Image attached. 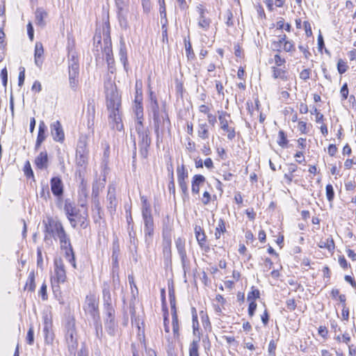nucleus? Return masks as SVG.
<instances>
[{"instance_id":"13d9d810","label":"nucleus","mask_w":356,"mask_h":356,"mask_svg":"<svg viewBox=\"0 0 356 356\" xmlns=\"http://www.w3.org/2000/svg\"><path fill=\"white\" fill-rule=\"evenodd\" d=\"M286 35H282L279 36V40L277 42H274V46L277 48V50L280 51L279 48L281 47L282 44H284L285 41H287Z\"/></svg>"},{"instance_id":"b1692460","label":"nucleus","mask_w":356,"mask_h":356,"mask_svg":"<svg viewBox=\"0 0 356 356\" xmlns=\"http://www.w3.org/2000/svg\"><path fill=\"white\" fill-rule=\"evenodd\" d=\"M88 126L91 128L94 126L95 119V103L94 100L88 102L87 108Z\"/></svg>"},{"instance_id":"4be33fe9","label":"nucleus","mask_w":356,"mask_h":356,"mask_svg":"<svg viewBox=\"0 0 356 356\" xmlns=\"http://www.w3.org/2000/svg\"><path fill=\"white\" fill-rule=\"evenodd\" d=\"M193 335L195 337V339L191 341L189 346L188 353L189 356H200L199 354V343L201 338V333L199 330V327L197 328V331L193 332Z\"/></svg>"},{"instance_id":"39448f33","label":"nucleus","mask_w":356,"mask_h":356,"mask_svg":"<svg viewBox=\"0 0 356 356\" xmlns=\"http://www.w3.org/2000/svg\"><path fill=\"white\" fill-rule=\"evenodd\" d=\"M54 240L58 241L60 250L65 252V259L73 268H76L75 255L71 243L70 236L65 229L57 236Z\"/></svg>"},{"instance_id":"c85d7f7f","label":"nucleus","mask_w":356,"mask_h":356,"mask_svg":"<svg viewBox=\"0 0 356 356\" xmlns=\"http://www.w3.org/2000/svg\"><path fill=\"white\" fill-rule=\"evenodd\" d=\"M36 25L40 26H44L45 19L47 17V13L42 8H38L35 12Z\"/></svg>"},{"instance_id":"e2e57ef3","label":"nucleus","mask_w":356,"mask_h":356,"mask_svg":"<svg viewBox=\"0 0 356 356\" xmlns=\"http://www.w3.org/2000/svg\"><path fill=\"white\" fill-rule=\"evenodd\" d=\"M20 72L18 77V85L22 86L24 84L25 79V69L24 67H20Z\"/></svg>"},{"instance_id":"473e14b6","label":"nucleus","mask_w":356,"mask_h":356,"mask_svg":"<svg viewBox=\"0 0 356 356\" xmlns=\"http://www.w3.org/2000/svg\"><path fill=\"white\" fill-rule=\"evenodd\" d=\"M43 332L44 334V339L46 343H50L53 341L54 337H53V333L51 330V325L45 321L44 327H43Z\"/></svg>"},{"instance_id":"72a5a7b5","label":"nucleus","mask_w":356,"mask_h":356,"mask_svg":"<svg viewBox=\"0 0 356 356\" xmlns=\"http://www.w3.org/2000/svg\"><path fill=\"white\" fill-rule=\"evenodd\" d=\"M172 332L175 338H179V324L178 320L177 313L172 314Z\"/></svg>"},{"instance_id":"393cba45","label":"nucleus","mask_w":356,"mask_h":356,"mask_svg":"<svg viewBox=\"0 0 356 356\" xmlns=\"http://www.w3.org/2000/svg\"><path fill=\"white\" fill-rule=\"evenodd\" d=\"M205 177L202 175H195L192 179L191 191L193 194H198L200 187L205 182Z\"/></svg>"},{"instance_id":"bf43d9fd","label":"nucleus","mask_w":356,"mask_h":356,"mask_svg":"<svg viewBox=\"0 0 356 356\" xmlns=\"http://www.w3.org/2000/svg\"><path fill=\"white\" fill-rule=\"evenodd\" d=\"M163 324H164V330L166 333L170 332V327H169V319H168V312L165 311L163 314Z\"/></svg>"},{"instance_id":"4468645a","label":"nucleus","mask_w":356,"mask_h":356,"mask_svg":"<svg viewBox=\"0 0 356 356\" xmlns=\"http://www.w3.org/2000/svg\"><path fill=\"white\" fill-rule=\"evenodd\" d=\"M143 206L142 215L144 222V231H154V220L151 213L149 206L147 204V200H143Z\"/></svg>"},{"instance_id":"a18cd8bd","label":"nucleus","mask_w":356,"mask_h":356,"mask_svg":"<svg viewBox=\"0 0 356 356\" xmlns=\"http://www.w3.org/2000/svg\"><path fill=\"white\" fill-rule=\"evenodd\" d=\"M130 245L129 249L131 252H137L138 241L136 238V236H131L129 240Z\"/></svg>"},{"instance_id":"6ab92c4d","label":"nucleus","mask_w":356,"mask_h":356,"mask_svg":"<svg viewBox=\"0 0 356 356\" xmlns=\"http://www.w3.org/2000/svg\"><path fill=\"white\" fill-rule=\"evenodd\" d=\"M51 191L54 195L60 199L63 195V184L58 177H54L50 180Z\"/></svg>"},{"instance_id":"1a4fd4ad","label":"nucleus","mask_w":356,"mask_h":356,"mask_svg":"<svg viewBox=\"0 0 356 356\" xmlns=\"http://www.w3.org/2000/svg\"><path fill=\"white\" fill-rule=\"evenodd\" d=\"M116 7L117 16L122 28L128 27L127 15L129 8V0H114Z\"/></svg>"},{"instance_id":"aec40b11","label":"nucleus","mask_w":356,"mask_h":356,"mask_svg":"<svg viewBox=\"0 0 356 356\" xmlns=\"http://www.w3.org/2000/svg\"><path fill=\"white\" fill-rule=\"evenodd\" d=\"M194 232L196 240L200 248L202 250H209V246L207 243V236L204 229L200 225H195L194 227Z\"/></svg>"},{"instance_id":"cd10ccee","label":"nucleus","mask_w":356,"mask_h":356,"mask_svg":"<svg viewBox=\"0 0 356 356\" xmlns=\"http://www.w3.org/2000/svg\"><path fill=\"white\" fill-rule=\"evenodd\" d=\"M162 246L164 259H170L171 258V238L170 236L163 235Z\"/></svg>"},{"instance_id":"603ef678","label":"nucleus","mask_w":356,"mask_h":356,"mask_svg":"<svg viewBox=\"0 0 356 356\" xmlns=\"http://www.w3.org/2000/svg\"><path fill=\"white\" fill-rule=\"evenodd\" d=\"M46 135L44 131H38V137L35 143V149H38L41 143L45 140Z\"/></svg>"},{"instance_id":"0e129e2a","label":"nucleus","mask_w":356,"mask_h":356,"mask_svg":"<svg viewBox=\"0 0 356 356\" xmlns=\"http://www.w3.org/2000/svg\"><path fill=\"white\" fill-rule=\"evenodd\" d=\"M284 50L286 52H291L295 50L294 44L292 41H285L284 44Z\"/></svg>"},{"instance_id":"79ce46f5","label":"nucleus","mask_w":356,"mask_h":356,"mask_svg":"<svg viewBox=\"0 0 356 356\" xmlns=\"http://www.w3.org/2000/svg\"><path fill=\"white\" fill-rule=\"evenodd\" d=\"M223 19L227 26L230 27L234 25L233 13L229 9H227L223 14Z\"/></svg>"},{"instance_id":"0eeeda50","label":"nucleus","mask_w":356,"mask_h":356,"mask_svg":"<svg viewBox=\"0 0 356 356\" xmlns=\"http://www.w3.org/2000/svg\"><path fill=\"white\" fill-rule=\"evenodd\" d=\"M68 64L70 86L74 91H76L79 85V63L74 52L69 53Z\"/></svg>"},{"instance_id":"ddd939ff","label":"nucleus","mask_w":356,"mask_h":356,"mask_svg":"<svg viewBox=\"0 0 356 356\" xmlns=\"http://www.w3.org/2000/svg\"><path fill=\"white\" fill-rule=\"evenodd\" d=\"M196 11L199 15L197 18L198 26L204 31H207L211 23V19L207 17V14L208 13L207 10L203 5L199 4L196 6Z\"/></svg>"},{"instance_id":"e433bc0d","label":"nucleus","mask_w":356,"mask_h":356,"mask_svg":"<svg viewBox=\"0 0 356 356\" xmlns=\"http://www.w3.org/2000/svg\"><path fill=\"white\" fill-rule=\"evenodd\" d=\"M175 245L176 248L178 252L179 255V254H184V253H186V249H185V240L182 238H178L175 241Z\"/></svg>"},{"instance_id":"7ed1b4c3","label":"nucleus","mask_w":356,"mask_h":356,"mask_svg":"<svg viewBox=\"0 0 356 356\" xmlns=\"http://www.w3.org/2000/svg\"><path fill=\"white\" fill-rule=\"evenodd\" d=\"M44 225V241L48 243L51 238H56L62 232L65 230L62 222L56 217L47 216L42 220Z\"/></svg>"},{"instance_id":"f704fd0d","label":"nucleus","mask_w":356,"mask_h":356,"mask_svg":"<svg viewBox=\"0 0 356 356\" xmlns=\"http://www.w3.org/2000/svg\"><path fill=\"white\" fill-rule=\"evenodd\" d=\"M225 222V221L220 218L218 220V225L216 227L215 230V237L216 239H219L221 236L222 234L226 232Z\"/></svg>"},{"instance_id":"a211bd4d","label":"nucleus","mask_w":356,"mask_h":356,"mask_svg":"<svg viewBox=\"0 0 356 356\" xmlns=\"http://www.w3.org/2000/svg\"><path fill=\"white\" fill-rule=\"evenodd\" d=\"M226 116L229 117V115L226 112H221L218 116L220 121V128L227 133V138L230 140H233L236 136V132L234 127H229L228 120Z\"/></svg>"},{"instance_id":"49530a36","label":"nucleus","mask_w":356,"mask_h":356,"mask_svg":"<svg viewBox=\"0 0 356 356\" xmlns=\"http://www.w3.org/2000/svg\"><path fill=\"white\" fill-rule=\"evenodd\" d=\"M259 291L252 287V291L248 294L247 299L250 302L255 301L256 299L259 298Z\"/></svg>"},{"instance_id":"2f4dec72","label":"nucleus","mask_w":356,"mask_h":356,"mask_svg":"<svg viewBox=\"0 0 356 356\" xmlns=\"http://www.w3.org/2000/svg\"><path fill=\"white\" fill-rule=\"evenodd\" d=\"M141 101V99H138V97H136L134 110L136 119L143 118V107Z\"/></svg>"},{"instance_id":"680f3d73","label":"nucleus","mask_w":356,"mask_h":356,"mask_svg":"<svg viewBox=\"0 0 356 356\" xmlns=\"http://www.w3.org/2000/svg\"><path fill=\"white\" fill-rule=\"evenodd\" d=\"M106 60L107 62L108 70L110 71L111 73L113 74L115 71V67H114L115 61H114L113 56L106 58Z\"/></svg>"},{"instance_id":"9d476101","label":"nucleus","mask_w":356,"mask_h":356,"mask_svg":"<svg viewBox=\"0 0 356 356\" xmlns=\"http://www.w3.org/2000/svg\"><path fill=\"white\" fill-rule=\"evenodd\" d=\"M105 330L111 337H115L118 334V325L115 318V310L105 312Z\"/></svg>"},{"instance_id":"09e8293b","label":"nucleus","mask_w":356,"mask_h":356,"mask_svg":"<svg viewBox=\"0 0 356 356\" xmlns=\"http://www.w3.org/2000/svg\"><path fill=\"white\" fill-rule=\"evenodd\" d=\"M24 175L27 177H29V178H30V177L34 178L33 172L32 170L30 162L29 161H27L26 162L25 165H24Z\"/></svg>"},{"instance_id":"4c0bfd02","label":"nucleus","mask_w":356,"mask_h":356,"mask_svg":"<svg viewBox=\"0 0 356 356\" xmlns=\"http://www.w3.org/2000/svg\"><path fill=\"white\" fill-rule=\"evenodd\" d=\"M179 257L181 261V266L184 274H186L190 270V261L187 257V254H179Z\"/></svg>"},{"instance_id":"3c124183","label":"nucleus","mask_w":356,"mask_h":356,"mask_svg":"<svg viewBox=\"0 0 356 356\" xmlns=\"http://www.w3.org/2000/svg\"><path fill=\"white\" fill-rule=\"evenodd\" d=\"M326 196L328 201L332 202L334 197V191L331 184L326 186Z\"/></svg>"},{"instance_id":"774afa93","label":"nucleus","mask_w":356,"mask_h":356,"mask_svg":"<svg viewBox=\"0 0 356 356\" xmlns=\"http://www.w3.org/2000/svg\"><path fill=\"white\" fill-rule=\"evenodd\" d=\"M211 195L208 191H204L203 193L202 198V202L204 205H207L210 201H211Z\"/></svg>"},{"instance_id":"c03bdc74","label":"nucleus","mask_w":356,"mask_h":356,"mask_svg":"<svg viewBox=\"0 0 356 356\" xmlns=\"http://www.w3.org/2000/svg\"><path fill=\"white\" fill-rule=\"evenodd\" d=\"M153 234L154 231H144L145 243L147 248H149L153 243Z\"/></svg>"},{"instance_id":"5fc2aeb1","label":"nucleus","mask_w":356,"mask_h":356,"mask_svg":"<svg viewBox=\"0 0 356 356\" xmlns=\"http://www.w3.org/2000/svg\"><path fill=\"white\" fill-rule=\"evenodd\" d=\"M347 69V65L342 60H339L337 63V70L339 73L342 74L346 72Z\"/></svg>"},{"instance_id":"de8ad7c7","label":"nucleus","mask_w":356,"mask_h":356,"mask_svg":"<svg viewBox=\"0 0 356 356\" xmlns=\"http://www.w3.org/2000/svg\"><path fill=\"white\" fill-rule=\"evenodd\" d=\"M184 42L186 56L188 57V59L193 58L195 55L192 49L191 43L190 42V41L187 42L186 39L184 40Z\"/></svg>"},{"instance_id":"864d4df0","label":"nucleus","mask_w":356,"mask_h":356,"mask_svg":"<svg viewBox=\"0 0 356 356\" xmlns=\"http://www.w3.org/2000/svg\"><path fill=\"white\" fill-rule=\"evenodd\" d=\"M348 93H349V90H348V84L346 83H345L342 86V87L340 90V94H341L342 100H346L348 98Z\"/></svg>"},{"instance_id":"338daca9","label":"nucleus","mask_w":356,"mask_h":356,"mask_svg":"<svg viewBox=\"0 0 356 356\" xmlns=\"http://www.w3.org/2000/svg\"><path fill=\"white\" fill-rule=\"evenodd\" d=\"M311 70L309 69H305L300 73V78L302 80H307L310 77Z\"/></svg>"},{"instance_id":"412c9836","label":"nucleus","mask_w":356,"mask_h":356,"mask_svg":"<svg viewBox=\"0 0 356 356\" xmlns=\"http://www.w3.org/2000/svg\"><path fill=\"white\" fill-rule=\"evenodd\" d=\"M50 128L54 140L58 142H63L65 135L60 122L59 121L53 122Z\"/></svg>"},{"instance_id":"f3484780","label":"nucleus","mask_w":356,"mask_h":356,"mask_svg":"<svg viewBox=\"0 0 356 356\" xmlns=\"http://www.w3.org/2000/svg\"><path fill=\"white\" fill-rule=\"evenodd\" d=\"M54 275L52 281L56 280L58 283H63L65 281L66 273L65 266L63 260L60 258L54 260Z\"/></svg>"},{"instance_id":"f257e3e1","label":"nucleus","mask_w":356,"mask_h":356,"mask_svg":"<svg viewBox=\"0 0 356 356\" xmlns=\"http://www.w3.org/2000/svg\"><path fill=\"white\" fill-rule=\"evenodd\" d=\"M106 105L108 113V124L113 129L122 131L121 95L113 81L108 79L104 82Z\"/></svg>"},{"instance_id":"4d7b16f0","label":"nucleus","mask_w":356,"mask_h":356,"mask_svg":"<svg viewBox=\"0 0 356 356\" xmlns=\"http://www.w3.org/2000/svg\"><path fill=\"white\" fill-rule=\"evenodd\" d=\"M120 61L124 65V68L126 67L127 63V52L122 47L120 48Z\"/></svg>"},{"instance_id":"69168bd1","label":"nucleus","mask_w":356,"mask_h":356,"mask_svg":"<svg viewBox=\"0 0 356 356\" xmlns=\"http://www.w3.org/2000/svg\"><path fill=\"white\" fill-rule=\"evenodd\" d=\"M257 303L255 302V301H251L250 302V304H249V307H248V314L250 317H252L254 312H255V310L257 309Z\"/></svg>"},{"instance_id":"dca6fc26","label":"nucleus","mask_w":356,"mask_h":356,"mask_svg":"<svg viewBox=\"0 0 356 356\" xmlns=\"http://www.w3.org/2000/svg\"><path fill=\"white\" fill-rule=\"evenodd\" d=\"M84 309L92 316L93 320H98L100 318L98 310V304L97 303L94 296H90L86 297Z\"/></svg>"},{"instance_id":"6e6d98bb","label":"nucleus","mask_w":356,"mask_h":356,"mask_svg":"<svg viewBox=\"0 0 356 356\" xmlns=\"http://www.w3.org/2000/svg\"><path fill=\"white\" fill-rule=\"evenodd\" d=\"M39 295L41 296L43 300H46L48 298L47 293V284L44 282L39 291Z\"/></svg>"},{"instance_id":"423d86ee","label":"nucleus","mask_w":356,"mask_h":356,"mask_svg":"<svg viewBox=\"0 0 356 356\" xmlns=\"http://www.w3.org/2000/svg\"><path fill=\"white\" fill-rule=\"evenodd\" d=\"M149 111L153 115L154 131L156 135L157 141H159L160 137L159 129L161 120H163V128H166L168 133L170 132V121L167 114H165V116L160 117L159 106L157 101H154V103H149Z\"/></svg>"},{"instance_id":"37998d69","label":"nucleus","mask_w":356,"mask_h":356,"mask_svg":"<svg viewBox=\"0 0 356 356\" xmlns=\"http://www.w3.org/2000/svg\"><path fill=\"white\" fill-rule=\"evenodd\" d=\"M277 143L282 147H285L288 143L286 136L284 131L280 130L278 134Z\"/></svg>"},{"instance_id":"2eb2a0df","label":"nucleus","mask_w":356,"mask_h":356,"mask_svg":"<svg viewBox=\"0 0 356 356\" xmlns=\"http://www.w3.org/2000/svg\"><path fill=\"white\" fill-rule=\"evenodd\" d=\"M103 40L104 44L103 51L106 55V58L113 56L111 39L110 36V25L108 22H105L103 25Z\"/></svg>"},{"instance_id":"bb28decb","label":"nucleus","mask_w":356,"mask_h":356,"mask_svg":"<svg viewBox=\"0 0 356 356\" xmlns=\"http://www.w3.org/2000/svg\"><path fill=\"white\" fill-rule=\"evenodd\" d=\"M318 246L320 248L327 249L330 253H332L335 248L334 242L332 236L321 238L318 243Z\"/></svg>"},{"instance_id":"20e7f679","label":"nucleus","mask_w":356,"mask_h":356,"mask_svg":"<svg viewBox=\"0 0 356 356\" xmlns=\"http://www.w3.org/2000/svg\"><path fill=\"white\" fill-rule=\"evenodd\" d=\"M65 339L67 347V355L68 356H76L78 342L75 330V321L74 318L67 319L65 325Z\"/></svg>"},{"instance_id":"c9c22d12","label":"nucleus","mask_w":356,"mask_h":356,"mask_svg":"<svg viewBox=\"0 0 356 356\" xmlns=\"http://www.w3.org/2000/svg\"><path fill=\"white\" fill-rule=\"evenodd\" d=\"M35 289V273L33 271H31L28 277L27 281L25 284L24 289H27L30 291H33Z\"/></svg>"},{"instance_id":"6e6552de","label":"nucleus","mask_w":356,"mask_h":356,"mask_svg":"<svg viewBox=\"0 0 356 356\" xmlns=\"http://www.w3.org/2000/svg\"><path fill=\"white\" fill-rule=\"evenodd\" d=\"M89 150L85 138H80L77 143L76 150V164L77 167L85 170L88 165Z\"/></svg>"},{"instance_id":"7c9ffc66","label":"nucleus","mask_w":356,"mask_h":356,"mask_svg":"<svg viewBox=\"0 0 356 356\" xmlns=\"http://www.w3.org/2000/svg\"><path fill=\"white\" fill-rule=\"evenodd\" d=\"M197 136L202 140H206L209 138V127L205 122H201L200 120H199L197 126Z\"/></svg>"},{"instance_id":"052dcab7","label":"nucleus","mask_w":356,"mask_h":356,"mask_svg":"<svg viewBox=\"0 0 356 356\" xmlns=\"http://www.w3.org/2000/svg\"><path fill=\"white\" fill-rule=\"evenodd\" d=\"M276 347H277V346H276L275 341L271 340L269 342L268 348L269 355H270L272 356H275Z\"/></svg>"},{"instance_id":"c756f323","label":"nucleus","mask_w":356,"mask_h":356,"mask_svg":"<svg viewBox=\"0 0 356 356\" xmlns=\"http://www.w3.org/2000/svg\"><path fill=\"white\" fill-rule=\"evenodd\" d=\"M35 163L39 169H44L47 167L48 156L46 152H42L35 158Z\"/></svg>"},{"instance_id":"f03ea898","label":"nucleus","mask_w":356,"mask_h":356,"mask_svg":"<svg viewBox=\"0 0 356 356\" xmlns=\"http://www.w3.org/2000/svg\"><path fill=\"white\" fill-rule=\"evenodd\" d=\"M64 211L72 227L75 228L77 225H79L82 229H86L88 227L89 221L86 208L82 210L78 209L71 202L66 200Z\"/></svg>"},{"instance_id":"5701e85b","label":"nucleus","mask_w":356,"mask_h":356,"mask_svg":"<svg viewBox=\"0 0 356 356\" xmlns=\"http://www.w3.org/2000/svg\"><path fill=\"white\" fill-rule=\"evenodd\" d=\"M103 300L105 312L111 310H115L112 306V299L109 286L104 283L103 286Z\"/></svg>"},{"instance_id":"58836bf2","label":"nucleus","mask_w":356,"mask_h":356,"mask_svg":"<svg viewBox=\"0 0 356 356\" xmlns=\"http://www.w3.org/2000/svg\"><path fill=\"white\" fill-rule=\"evenodd\" d=\"M40 198L47 201L51 199V194L49 188V186L47 184H44L42 186L41 190L40 191Z\"/></svg>"},{"instance_id":"a19ab883","label":"nucleus","mask_w":356,"mask_h":356,"mask_svg":"<svg viewBox=\"0 0 356 356\" xmlns=\"http://www.w3.org/2000/svg\"><path fill=\"white\" fill-rule=\"evenodd\" d=\"M94 321V325L95 328V334L98 339L101 340L103 337V330H102V326L100 321V318L97 319H95Z\"/></svg>"},{"instance_id":"f8f14e48","label":"nucleus","mask_w":356,"mask_h":356,"mask_svg":"<svg viewBox=\"0 0 356 356\" xmlns=\"http://www.w3.org/2000/svg\"><path fill=\"white\" fill-rule=\"evenodd\" d=\"M177 181L179 188L184 196L188 195V184L186 180L188 178V172L184 164L177 168Z\"/></svg>"},{"instance_id":"8fccbe9b","label":"nucleus","mask_w":356,"mask_h":356,"mask_svg":"<svg viewBox=\"0 0 356 356\" xmlns=\"http://www.w3.org/2000/svg\"><path fill=\"white\" fill-rule=\"evenodd\" d=\"M26 342L29 345L33 344L34 342V331H33V327L32 325L30 326L27 335H26Z\"/></svg>"},{"instance_id":"9b49d317","label":"nucleus","mask_w":356,"mask_h":356,"mask_svg":"<svg viewBox=\"0 0 356 356\" xmlns=\"http://www.w3.org/2000/svg\"><path fill=\"white\" fill-rule=\"evenodd\" d=\"M138 134V145L140 154L143 158H147L149 147L151 145L150 132L149 130L137 133Z\"/></svg>"},{"instance_id":"a878e982","label":"nucleus","mask_w":356,"mask_h":356,"mask_svg":"<svg viewBox=\"0 0 356 356\" xmlns=\"http://www.w3.org/2000/svg\"><path fill=\"white\" fill-rule=\"evenodd\" d=\"M44 49L41 42H36L35 46V64L41 67L43 63Z\"/></svg>"},{"instance_id":"ea45409f","label":"nucleus","mask_w":356,"mask_h":356,"mask_svg":"<svg viewBox=\"0 0 356 356\" xmlns=\"http://www.w3.org/2000/svg\"><path fill=\"white\" fill-rule=\"evenodd\" d=\"M272 71H273V76L275 79L280 78L282 80H286V76L285 75L286 72L284 70L280 68H277V67H272Z\"/></svg>"}]
</instances>
